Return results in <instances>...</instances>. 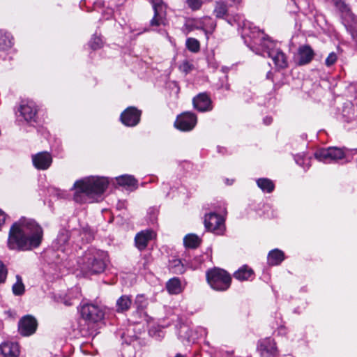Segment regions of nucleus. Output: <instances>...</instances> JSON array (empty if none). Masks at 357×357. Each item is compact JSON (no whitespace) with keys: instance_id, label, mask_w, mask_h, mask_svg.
Here are the masks:
<instances>
[{"instance_id":"obj_1","label":"nucleus","mask_w":357,"mask_h":357,"mask_svg":"<svg viewBox=\"0 0 357 357\" xmlns=\"http://www.w3.org/2000/svg\"><path fill=\"white\" fill-rule=\"evenodd\" d=\"M43 236L42 227L34 220L23 217L11 225L7 246L13 250H29L40 245Z\"/></svg>"},{"instance_id":"obj_2","label":"nucleus","mask_w":357,"mask_h":357,"mask_svg":"<svg viewBox=\"0 0 357 357\" xmlns=\"http://www.w3.org/2000/svg\"><path fill=\"white\" fill-rule=\"evenodd\" d=\"M241 36L245 43L257 54L267 52L276 68L283 69L287 67L288 62L285 54L275 47L276 43L270 39L257 27H252L249 22H244L241 27Z\"/></svg>"},{"instance_id":"obj_3","label":"nucleus","mask_w":357,"mask_h":357,"mask_svg":"<svg viewBox=\"0 0 357 357\" xmlns=\"http://www.w3.org/2000/svg\"><path fill=\"white\" fill-rule=\"evenodd\" d=\"M109 181L105 177L91 176L75 182L74 200L78 203L93 202L107 189Z\"/></svg>"},{"instance_id":"obj_4","label":"nucleus","mask_w":357,"mask_h":357,"mask_svg":"<svg viewBox=\"0 0 357 357\" xmlns=\"http://www.w3.org/2000/svg\"><path fill=\"white\" fill-rule=\"evenodd\" d=\"M108 261L106 252L90 248L78 258L77 269L86 274H99L105 270Z\"/></svg>"},{"instance_id":"obj_5","label":"nucleus","mask_w":357,"mask_h":357,"mask_svg":"<svg viewBox=\"0 0 357 357\" xmlns=\"http://www.w3.org/2000/svg\"><path fill=\"white\" fill-rule=\"evenodd\" d=\"M206 278L210 286L217 291L227 290L231 280L230 275L225 271L218 268L208 271Z\"/></svg>"},{"instance_id":"obj_6","label":"nucleus","mask_w":357,"mask_h":357,"mask_svg":"<svg viewBox=\"0 0 357 357\" xmlns=\"http://www.w3.org/2000/svg\"><path fill=\"white\" fill-rule=\"evenodd\" d=\"M206 334V328L199 326L191 328L186 325L181 326L178 331V337L182 342L194 343L200 337Z\"/></svg>"},{"instance_id":"obj_7","label":"nucleus","mask_w":357,"mask_h":357,"mask_svg":"<svg viewBox=\"0 0 357 357\" xmlns=\"http://www.w3.org/2000/svg\"><path fill=\"white\" fill-rule=\"evenodd\" d=\"M344 157L343 150L336 147L322 149L315 153V158L324 163H330L342 159Z\"/></svg>"},{"instance_id":"obj_8","label":"nucleus","mask_w":357,"mask_h":357,"mask_svg":"<svg viewBox=\"0 0 357 357\" xmlns=\"http://www.w3.org/2000/svg\"><path fill=\"white\" fill-rule=\"evenodd\" d=\"M82 317L91 323H96L104 317V312L96 305L84 304L81 307Z\"/></svg>"},{"instance_id":"obj_9","label":"nucleus","mask_w":357,"mask_h":357,"mask_svg":"<svg viewBox=\"0 0 357 357\" xmlns=\"http://www.w3.org/2000/svg\"><path fill=\"white\" fill-rule=\"evenodd\" d=\"M151 3L154 10L153 17L150 22L151 26L165 25L167 22L166 6L162 0H151Z\"/></svg>"},{"instance_id":"obj_10","label":"nucleus","mask_w":357,"mask_h":357,"mask_svg":"<svg viewBox=\"0 0 357 357\" xmlns=\"http://www.w3.org/2000/svg\"><path fill=\"white\" fill-rule=\"evenodd\" d=\"M204 225L208 231L215 234H222L225 231L224 219L215 213H211L205 216Z\"/></svg>"},{"instance_id":"obj_11","label":"nucleus","mask_w":357,"mask_h":357,"mask_svg":"<svg viewBox=\"0 0 357 357\" xmlns=\"http://www.w3.org/2000/svg\"><path fill=\"white\" fill-rule=\"evenodd\" d=\"M197 123V116L192 112H184L178 116L174 123L175 127L181 131H190Z\"/></svg>"},{"instance_id":"obj_12","label":"nucleus","mask_w":357,"mask_h":357,"mask_svg":"<svg viewBox=\"0 0 357 357\" xmlns=\"http://www.w3.org/2000/svg\"><path fill=\"white\" fill-rule=\"evenodd\" d=\"M141 114V111L136 107H129L121 113L120 119L123 125L133 127L139 123Z\"/></svg>"},{"instance_id":"obj_13","label":"nucleus","mask_w":357,"mask_h":357,"mask_svg":"<svg viewBox=\"0 0 357 357\" xmlns=\"http://www.w3.org/2000/svg\"><path fill=\"white\" fill-rule=\"evenodd\" d=\"M19 332L24 336H29L35 333L37 328V321L34 317L26 315L19 321Z\"/></svg>"},{"instance_id":"obj_14","label":"nucleus","mask_w":357,"mask_h":357,"mask_svg":"<svg viewBox=\"0 0 357 357\" xmlns=\"http://www.w3.org/2000/svg\"><path fill=\"white\" fill-rule=\"evenodd\" d=\"M32 162L37 169L46 170L52 163V157L47 151L40 152L32 155Z\"/></svg>"},{"instance_id":"obj_15","label":"nucleus","mask_w":357,"mask_h":357,"mask_svg":"<svg viewBox=\"0 0 357 357\" xmlns=\"http://www.w3.org/2000/svg\"><path fill=\"white\" fill-rule=\"evenodd\" d=\"M258 349L262 357H274L278 353L275 342L271 338H266L260 341Z\"/></svg>"},{"instance_id":"obj_16","label":"nucleus","mask_w":357,"mask_h":357,"mask_svg":"<svg viewBox=\"0 0 357 357\" xmlns=\"http://www.w3.org/2000/svg\"><path fill=\"white\" fill-rule=\"evenodd\" d=\"M194 107L199 112L211 111L213 108L210 97L205 93L195 96L192 100Z\"/></svg>"},{"instance_id":"obj_17","label":"nucleus","mask_w":357,"mask_h":357,"mask_svg":"<svg viewBox=\"0 0 357 357\" xmlns=\"http://www.w3.org/2000/svg\"><path fill=\"white\" fill-rule=\"evenodd\" d=\"M19 111L25 121L28 122L35 121L37 109L36 104L33 101L22 102Z\"/></svg>"},{"instance_id":"obj_18","label":"nucleus","mask_w":357,"mask_h":357,"mask_svg":"<svg viewBox=\"0 0 357 357\" xmlns=\"http://www.w3.org/2000/svg\"><path fill=\"white\" fill-rule=\"evenodd\" d=\"M314 56V52L310 45H301L298 49L297 63L299 66L306 65L312 60Z\"/></svg>"},{"instance_id":"obj_19","label":"nucleus","mask_w":357,"mask_h":357,"mask_svg":"<svg viewBox=\"0 0 357 357\" xmlns=\"http://www.w3.org/2000/svg\"><path fill=\"white\" fill-rule=\"evenodd\" d=\"M155 234L151 230H144L137 234L135 238L136 247L139 250H144L148 243L154 238Z\"/></svg>"},{"instance_id":"obj_20","label":"nucleus","mask_w":357,"mask_h":357,"mask_svg":"<svg viewBox=\"0 0 357 357\" xmlns=\"http://www.w3.org/2000/svg\"><path fill=\"white\" fill-rule=\"evenodd\" d=\"M0 351L3 357H18L20 346L17 342H5L0 345Z\"/></svg>"},{"instance_id":"obj_21","label":"nucleus","mask_w":357,"mask_h":357,"mask_svg":"<svg viewBox=\"0 0 357 357\" xmlns=\"http://www.w3.org/2000/svg\"><path fill=\"white\" fill-rule=\"evenodd\" d=\"M284 259L282 251L275 249L271 251L268 255V263L271 266L280 264Z\"/></svg>"},{"instance_id":"obj_22","label":"nucleus","mask_w":357,"mask_h":357,"mask_svg":"<svg viewBox=\"0 0 357 357\" xmlns=\"http://www.w3.org/2000/svg\"><path fill=\"white\" fill-rule=\"evenodd\" d=\"M253 274L254 272L252 268L247 266H243L234 273V277L238 280L244 281L252 278Z\"/></svg>"},{"instance_id":"obj_23","label":"nucleus","mask_w":357,"mask_h":357,"mask_svg":"<svg viewBox=\"0 0 357 357\" xmlns=\"http://www.w3.org/2000/svg\"><path fill=\"white\" fill-rule=\"evenodd\" d=\"M132 305V299L130 296L127 295L121 296L116 301V312H123L125 311L128 310Z\"/></svg>"},{"instance_id":"obj_24","label":"nucleus","mask_w":357,"mask_h":357,"mask_svg":"<svg viewBox=\"0 0 357 357\" xmlns=\"http://www.w3.org/2000/svg\"><path fill=\"white\" fill-rule=\"evenodd\" d=\"M119 185L134 188H137V180L131 175H122L116 178Z\"/></svg>"},{"instance_id":"obj_25","label":"nucleus","mask_w":357,"mask_h":357,"mask_svg":"<svg viewBox=\"0 0 357 357\" xmlns=\"http://www.w3.org/2000/svg\"><path fill=\"white\" fill-rule=\"evenodd\" d=\"M166 287L167 291L171 294H178L182 291V287L181 284V281L177 278H174L170 279L167 284Z\"/></svg>"},{"instance_id":"obj_26","label":"nucleus","mask_w":357,"mask_h":357,"mask_svg":"<svg viewBox=\"0 0 357 357\" xmlns=\"http://www.w3.org/2000/svg\"><path fill=\"white\" fill-rule=\"evenodd\" d=\"M10 33L0 31V50H6L12 47L13 41Z\"/></svg>"},{"instance_id":"obj_27","label":"nucleus","mask_w":357,"mask_h":357,"mask_svg":"<svg viewBox=\"0 0 357 357\" xmlns=\"http://www.w3.org/2000/svg\"><path fill=\"white\" fill-rule=\"evenodd\" d=\"M201 239L194 234H187L183 238L184 245L190 248H196L200 244Z\"/></svg>"},{"instance_id":"obj_28","label":"nucleus","mask_w":357,"mask_h":357,"mask_svg":"<svg viewBox=\"0 0 357 357\" xmlns=\"http://www.w3.org/2000/svg\"><path fill=\"white\" fill-rule=\"evenodd\" d=\"M257 184L263 192L267 193L271 192L275 188L273 181L266 178H259L257 181Z\"/></svg>"},{"instance_id":"obj_29","label":"nucleus","mask_w":357,"mask_h":357,"mask_svg":"<svg viewBox=\"0 0 357 357\" xmlns=\"http://www.w3.org/2000/svg\"><path fill=\"white\" fill-rule=\"evenodd\" d=\"M16 281L12 286V291L15 296H22L24 294L25 286L20 275L15 276Z\"/></svg>"},{"instance_id":"obj_30","label":"nucleus","mask_w":357,"mask_h":357,"mask_svg":"<svg viewBox=\"0 0 357 357\" xmlns=\"http://www.w3.org/2000/svg\"><path fill=\"white\" fill-rule=\"evenodd\" d=\"M169 269L175 274H182L185 268L179 259H172L169 261Z\"/></svg>"},{"instance_id":"obj_31","label":"nucleus","mask_w":357,"mask_h":357,"mask_svg":"<svg viewBox=\"0 0 357 357\" xmlns=\"http://www.w3.org/2000/svg\"><path fill=\"white\" fill-rule=\"evenodd\" d=\"M228 8L227 4L223 1H217L215 3L213 13L216 17L223 18L227 14Z\"/></svg>"},{"instance_id":"obj_32","label":"nucleus","mask_w":357,"mask_h":357,"mask_svg":"<svg viewBox=\"0 0 357 357\" xmlns=\"http://www.w3.org/2000/svg\"><path fill=\"white\" fill-rule=\"evenodd\" d=\"M336 8L340 10L343 17H352V13L349 7L342 0H335Z\"/></svg>"},{"instance_id":"obj_33","label":"nucleus","mask_w":357,"mask_h":357,"mask_svg":"<svg viewBox=\"0 0 357 357\" xmlns=\"http://www.w3.org/2000/svg\"><path fill=\"white\" fill-rule=\"evenodd\" d=\"M203 23L204 24L202 29L204 30L206 34H208V33H212L216 26L212 20L208 17L203 19Z\"/></svg>"},{"instance_id":"obj_34","label":"nucleus","mask_w":357,"mask_h":357,"mask_svg":"<svg viewBox=\"0 0 357 357\" xmlns=\"http://www.w3.org/2000/svg\"><path fill=\"white\" fill-rule=\"evenodd\" d=\"M186 47L192 52H197L200 49L199 41L193 38H189L186 40Z\"/></svg>"},{"instance_id":"obj_35","label":"nucleus","mask_w":357,"mask_h":357,"mask_svg":"<svg viewBox=\"0 0 357 357\" xmlns=\"http://www.w3.org/2000/svg\"><path fill=\"white\" fill-rule=\"evenodd\" d=\"M89 45L94 50L100 49L102 46V40L100 37L94 35L89 42Z\"/></svg>"},{"instance_id":"obj_36","label":"nucleus","mask_w":357,"mask_h":357,"mask_svg":"<svg viewBox=\"0 0 357 357\" xmlns=\"http://www.w3.org/2000/svg\"><path fill=\"white\" fill-rule=\"evenodd\" d=\"M188 6L192 10H199L203 4L202 0H186Z\"/></svg>"},{"instance_id":"obj_37","label":"nucleus","mask_w":357,"mask_h":357,"mask_svg":"<svg viewBox=\"0 0 357 357\" xmlns=\"http://www.w3.org/2000/svg\"><path fill=\"white\" fill-rule=\"evenodd\" d=\"M135 304L137 309L142 310L146 306V299L143 295H138L135 298Z\"/></svg>"},{"instance_id":"obj_38","label":"nucleus","mask_w":357,"mask_h":357,"mask_svg":"<svg viewBox=\"0 0 357 357\" xmlns=\"http://www.w3.org/2000/svg\"><path fill=\"white\" fill-rule=\"evenodd\" d=\"M179 69L185 74L190 73L193 69V66L188 61H183L179 66Z\"/></svg>"},{"instance_id":"obj_39","label":"nucleus","mask_w":357,"mask_h":357,"mask_svg":"<svg viewBox=\"0 0 357 357\" xmlns=\"http://www.w3.org/2000/svg\"><path fill=\"white\" fill-rule=\"evenodd\" d=\"M8 271L4 264L0 261V284L4 283L7 278Z\"/></svg>"},{"instance_id":"obj_40","label":"nucleus","mask_w":357,"mask_h":357,"mask_svg":"<svg viewBox=\"0 0 357 357\" xmlns=\"http://www.w3.org/2000/svg\"><path fill=\"white\" fill-rule=\"evenodd\" d=\"M337 56L335 53L331 52L329 54V55L327 56L325 61V63L327 66H331L333 65L336 61H337Z\"/></svg>"},{"instance_id":"obj_41","label":"nucleus","mask_w":357,"mask_h":357,"mask_svg":"<svg viewBox=\"0 0 357 357\" xmlns=\"http://www.w3.org/2000/svg\"><path fill=\"white\" fill-rule=\"evenodd\" d=\"M6 219V213L0 209V227L5 223Z\"/></svg>"},{"instance_id":"obj_42","label":"nucleus","mask_w":357,"mask_h":357,"mask_svg":"<svg viewBox=\"0 0 357 357\" xmlns=\"http://www.w3.org/2000/svg\"><path fill=\"white\" fill-rule=\"evenodd\" d=\"M68 237L67 234L62 233L59 236L58 240L63 243L68 241Z\"/></svg>"},{"instance_id":"obj_43","label":"nucleus","mask_w":357,"mask_h":357,"mask_svg":"<svg viewBox=\"0 0 357 357\" xmlns=\"http://www.w3.org/2000/svg\"><path fill=\"white\" fill-rule=\"evenodd\" d=\"M296 162L297 164L300 165H303V163L301 162V161L304 160L305 159L303 158L301 156H298L297 158H296Z\"/></svg>"},{"instance_id":"obj_44","label":"nucleus","mask_w":357,"mask_h":357,"mask_svg":"<svg viewBox=\"0 0 357 357\" xmlns=\"http://www.w3.org/2000/svg\"><path fill=\"white\" fill-rule=\"evenodd\" d=\"M264 121L266 125H269L272 121V119L271 117H266Z\"/></svg>"},{"instance_id":"obj_45","label":"nucleus","mask_w":357,"mask_h":357,"mask_svg":"<svg viewBox=\"0 0 357 357\" xmlns=\"http://www.w3.org/2000/svg\"><path fill=\"white\" fill-rule=\"evenodd\" d=\"M347 109L349 110H354V109L352 107H349V108H345L344 110H343V116H345V113L347 112Z\"/></svg>"},{"instance_id":"obj_46","label":"nucleus","mask_w":357,"mask_h":357,"mask_svg":"<svg viewBox=\"0 0 357 357\" xmlns=\"http://www.w3.org/2000/svg\"><path fill=\"white\" fill-rule=\"evenodd\" d=\"M175 357H184L183 356H182L181 354H176V356Z\"/></svg>"},{"instance_id":"obj_47","label":"nucleus","mask_w":357,"mask_h":357,"mask_svg":"<svg viewBox=\"0 0 357 357\" xmlns=\"http://www.w3.org/2000/svg\"><path fill=\"white\" fill-rule=\"evenodd\" d=\"M231 1H234V2L238 3V2H240L241 0H231Z\"/></svg>"},{"instance_id":"obj_48","label":"nucleus","mask_w":357,"mask_h":357,"mask_svg":"<svg viewBox=\"0 0 357 357\" xmlns=\"http://www.w3.org/2000/svg\"><path fill=\"white\" fill-rule=\"evenodd\" d=\"M284 328L281 327V328H280V331H282V330H284Z\"/></svg>"},{"instance_id":"obj_49","label":"nucleus","mask_w":357,"mask_h":357,"mask_svg":"<svg viewBox=\"0 0 357 357\" xmlns=\"http://www.w3.org/2000/svg\"><path fill=\"white\" fill-rule=\"evenodd\" d=\"M351 117H349V118H348V119H347V121L351 120Z\"/></svg>"},{"instance_id":"obj_50","label":"nucleus","mask_w":357,"mask_h":357,"mask_svg":"<svg viewBox=\"0 0 357 357\" xmlns=\"http://www.w3.org/2000/svg\"><path fill=\"white\" fill-rule=\"evenodd\" d=\"M356 96H357V91H356Z\"/></svg>"}]
</instances>
